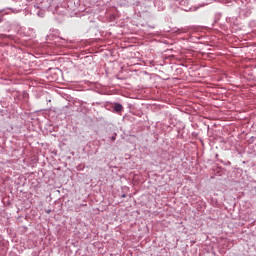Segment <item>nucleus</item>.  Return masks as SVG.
<instances>
[{
	"mask_svg": "<svg viewBox=\"0 0 256 256\" xmlns=\"http://www.w3.org/2000/svg\"><path fill=\"white\" fill-rule=\"evenodd\" d=\"M114 110L116 111V113H121V111H123V106L119 103H116L114 105Z\"/></svg>",
	"mask_w": 256,
	"mask_h": 256,
	"instance_id": "f257e3e1",
	"label": "nucleus"
},
{
	"mask_svg": "<svg viewBox=\"0 0 256 256\" xmlns=\"http://www.w3.org/2000/svg\"><path fill=\"white\" fill-rule=\"evenodd\" d=\"M115 139H116L115 136H113V137H112V141H115Z\"/></svg>",
	"mask_w": 256,
	"mask_h": 256,
	"instance_id": "f03ea898",
	"label": "nucleus"
}]
</instances>
